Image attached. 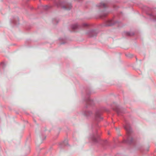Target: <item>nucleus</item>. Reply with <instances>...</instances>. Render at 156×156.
I'll return each instance as SVG.
<instances>
[{"mask_svg":"<svg viewBox=\"0 0 156 156\" xmlns=\"http://www.w3.org/2000/svg\"><path fill=\"white\" fill-rule=\"evenodd\" d=\"M124 127L126 130L127 136L125 142L129 144H131L133 142V139L130 137L131 133L132 132L131 128L129 125L127 123H126V124L124 126Z\"/></svg>","mask_w":156,"mask_h":156,"instance_id":"f257e3e1","label":"nucleus"},{"mask_svg":"<svg viewBox=\"0 0 156 156\" xmlns=\"http://www.w3.org/2000/svg\"><path fill=\"white\" fill-rule=\"evenodd\" d=\"M91 139L93 142L94 143H100L106 144L107 143L106 140L102 141L101 140L98 134L97 131H96L95 133L91 136Z\"/></svg>","mask_w":156,"mask_h":156,"instance_id":"f03ea898","label":"nucleus"},{"mask_svg":"<svg viewBox=\"0 0 156 156\" xmlns=\"http://www.w3.org/2000/svg\"><path fill=\"white\" fill-rule=\"evenodd\" d=\"M55 5L58 7H61L66 10H69L72 7L71 4L69 3L64 4L63 2H62L59 1L58 2H55Z\"/></svg>","mask_w":156,"mask_h":156,"instance_id":"7ed1b4c3","label":"nucleus"},{"mask_svg":"<svg viewBox=\"0 0 156 156\" xmlns=\"http://www.w3.org/2000/svg\"><path fill=\"white\" fill-rule=\"evenodd\" d=\"M88 26V24L86 23H83L81 26L78 25L77 24H74L71 26V29L73 31H75L77 30L81 29L82 28Z\"/></svg>","mask_w":156,"mask_h":156,"instance_id":"20e7f679","label":"nucleus"},{"mask_svg":"<svg viewBox=\"0 0 156 156\" xmlns=\"http://www.w3.org/2000/svg\"><path fill=\"white\" fill-rule=\"evenodd\" d=\"M147 9L149 12H147L146 14L150 16L151 18L154 20L156 21V14L153 12V10L150 8H147Z\"/></svg>","mask_w":156,"mask_h":156,"instance_id":"39448f33","label":"nucleus"},{"mask_svg":"<svg viewBox=\"0 0 156 156\" xmlns=\"http://www.w3.org/2000/svg\"><path fill=\"white\" fill-rule=\"evenodd\" d=\"M101 112L99 110L96 111L95 114V120L96 121L98 122L101 121L102 119L101 117Z\"/></svg>","mask_w":156,"mask_h":156,"instance_id":"423d86ee","label":"nucleus"},{"mask_svg":"<svg viewBox=\"0 0 156 156\" xmlns=\"http://www.w3.org/2000/svg\"><path fill=\"white\" fill-rule=\"evenodd\" d=\"M87 99H86L85 101L87 105L86 107H87L88 106L92 105L94 104V101L90 98V94H87Z\"/></svg>","mask_w":156,"mask_h":156,"instance_id":"0eeeda50","label":"nucleus"},{"mask_svg":"<svg viewBox=\"0 0 156 156\" xmlns=\"http://www.w3.org/2000/svg\"><path fill=\"white\" fill-rule=\"evenodd\" d=\"M97 34V33L95 30H91L88 31L87 34L89 37H92L96 36Z\"/></svg>","mask_w":156,"mask_h":156,"instance_id":"6e6552de","label":"nucleus"},{"mask_svg":"<svg viewBox=\"0 0 156 156\" xmlns=\"http://www.w3.org/2000/svg\"><path fill=\"white\" fill-rule=\"evenodd\" d=\"M116 22H115L113 19L108 20L106 22V24L105 25V26H109L115 24Z\"/></svg>","mask_w":156,"mask_h":156,"instance_id":"1a4fd4ad","label":"nucleus"},{"mask_svg":"<svg viewBox=\"0 0 156 156\" xmlns=\"http://www.w3.org/2000/svg\"><path fill=\"white\" fill-rule=\"evenodd\" d=\"M83 115L87 117H88L92 114L91 111H86L83 112Z\"/></svg>","mask_w":156,"mask_h":156,"instance_id":"9d476101","label":"nucleus"},{"mask_svg":"<svg viewBox=\"0 0 156 156\" xmlns=\"http://www.w3.org/2000/svg\"><path fill=\"white\" fill-rule=\"evenodd\" d=\"M107 6V4L102 2L100 3L99 4L97 5V6L98 7L101 8H105Z\"/></svg>","mask_w":156,"mask_h":156,"instance_id":"9b49d317","label":"nucleus"},{"mask_svg":"<svg viewBox=\"0 0 156 156\" xmlns=\"http://www.w3.org/2000/svg\"><path fill=\"white\" fill-rule=\"evenodd\" d=\"M134 34V33H131L129 32H124L122 33V35L127 36H130L133 35Z\"/></svg>","mask_w":156,"mask_h":156,"instance_id":"f8f14e48","label":"nucleus"},{"mask_svg":"<svg viewBox=\"0 0 156 156\" xmlns=\"http://www.w3.org/2000/svg\"><path fill=\"white\" fill-rule=\"evenodd\" d=\"M108 13L107 12H104L103 14L101 16V17L102 18L105 17L108 14Z\"/></svg>","mask_w":156,"mask_h":156,"instance_id":"ddd939ff","label":"nucleus"},{"mask_svg":"<svg viewBox=\"0 0 156 156\" xmlns=\"http://www.w3.org/2000/svg\"><path fill=\"white\" fill-rule=\"evenodd\" d=\"M51 7L50 6H49L48 5H45L43 7V9L44 10H47Z\"/></svg>","mask_w":156,"mask_h":156,"instance_id":"4468645a","label":"nucleus"},{"mask_svg":"<svg viewBox=\"0 0 156 156\" xmlns=\"http://www.w3.org/2000/svg\"><path fill=\"white\" fill-rule=\"evenodd\" d=\"M116 111L117 112V114L119 115H120V111L119 109H117L116 110Z\"/></svg>","mask_w":156,"mask_h":156,"instance_id":"2eb2a0df","label":"nucleus"},{"mask_svg":"<svg viewBox=\"0 0 156 156\" xmlns=\"http://www.w3.org/2000/svg\"><path fill=\"white\" fill-rule=\"evenodd\" d=\"M4 64V62H2L1 63V65H3V64Z\"/></svg>","mask_w":156,"mask_h":156,"instance_id":"dca6fc26","label":"nucleus"},{"mask_svg":"<svg viewBox=\"0 0 156 156\" xmlns=\"http://www.w3.org/2000/svg\"><path fill=\"white\" fill-rule=\"evenodd\" d=\"M13 23H14V24H16L14 22H13Z\"/></svg>","mask_w":156,"mask_h":156,"instance_id":"f3484780","label":"nucleus"}]
</instances>
